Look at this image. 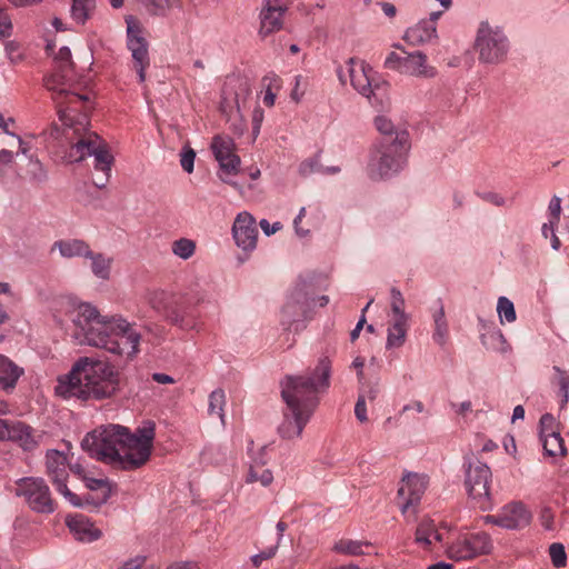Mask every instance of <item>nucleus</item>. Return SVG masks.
<instances>
[{"instance_id": "f257e3e1", "label": "nucleus", "mask_w": 569, "mask_h": 569, "mask_svg": "<svg viewBox=\"0 0 569 569\" xmlns=\"http://www.w3.org/2000/svg\"><path fill=\"white\" fill-rule=\"evenodd\" d=\"M44 87L52 93L60 120L73 129L76 141L67 153L69 162H79L93 156L94 169L103 177L93 180L98 188H103L109 180L113 156L108 144L93 131L88 129L89 97L74 91L77 77L68 47H61L54 57L53 71L43 79Z\"/></svg>"}, {"instance_id": "f03ea898", "label": "nucleus", "mask_w": 569, "mask_h": 569, "mask_svg": "<svg viewBox=\"0 0 569 569\" xmlns=\"http://www.w3.org/2000/svg\"><path fill=\"white\" fill-rule=\"evenodd\" d=\"M153 438V427L140 428L132 435L126 427L110 425L88 433L81 447L99 461L133 470L149 460Z\"/></svg>"}, {"instance_id": "7ed1b4c3", "label": "nucleus", "mask_w": 569, "mask_h": 569, "mask_svg": "<svg viewBox=\"0 0 569 569\" xmlns=\"http://www.w3.org/2000/svg\"><path fill=\"white\" fill-rule=\"evenodd\" d=\"M78 336L89 346L132 358L139 352L141 336L121 318H106L90 303H79L72 312Z\"/></svg>"}, {"instance_id": "20e7f679", "label": "nucleus", "mask_w": 569, "mask_h": 569, "mask_svg": "<svg viewBox=\"0 0 569 569\" xmlns=\"http://www.w3.org/2000/svg\"><path fill=\"white\" fill-rule=\"evenodd\" d=\"M120 387V373L109 362L80 358L54 387L57 396L81 401L103 400L113 397Z\"/></svg>"}, {"instance_id": "39448f33", "label": "nucleus", "mask_w": 569, "mask_h": 569, "mask_svg": "<svg viewBox=\"0 0 569 569\" xmlns=\"http://www.w3.org/2000/svg\"><path fill=\"white\" fill-rule=\"evenodd\" d=\"M331 361L319 359L316 368L298 376H286L281 382V397L288 409H299L313 415L319 405V393L330 386Z\"/></svg>"}, {"instance_id": "423d86ee", "label": "nucleus", "mask_w": 569, "mask_h": 569, "mask_svg": "<svg viewBox=\"0 0 569 569\" xmlns=\"http://www.w3.org/2000/svg\"><path fill=\"white\" fill-rule=\"evenodd\" d=\"M410 149L409 132H397L393 141L378 140L371 148L367 167L372 180L389 178L398 173L405 166Z\"/></svg>"}, {"instance_id": "0eeeda50", "label": "nucleus", "mask_w": 569, "mask_h": 569, "mask_svg": "<svg viewBox=\"0 0 569 569\" xmlns=\"http://www.w3.org/2000/svg\"><path fill=\"white\" fill-rule=\"evenodd\" d=\"M371 73V67L355 58L348 60L346 72L342 69L338 70V77L342 83H346V74H348L355 90L366 97L373 107L383 110L390 104L387 96L388 84L375 83Z\"/></svg>"}, {"instance_id": "6e6552de", "label": "nucleus", "mask_w": 569, "mask_h": 569, "mask_svg": "<svg viewBox=\"0 0 569 569\" xmlns=\"http://www.w3.org/2000/svg\"><path fill=\"white\" fill-rule=\"evenodd\" d=\"M475 48L481 62L500 63L507 57L509 43L500 28L492 27L489 22L483 21L479 26Z\"/></svg>"}, {"instance_id": "1a4fd4ad", "label": "nucleus", "mask_w": 569, "mask_h": 569, "mask_svg": "<svg viewBox=\"0 0 569 569\" xmlns=\"http://www.w3.org/2000/svg\"><path fill=\"white\" fill-rule=\"evenodd\" d=\"M385 68L395 70L401 74L423 79H430L437 74L436 68L428 64V58L421 51L411 53L405 51V56L392 51L385 60Z\"/></svg>"}, {"instance_id": "9d476101", "label": "nucleus", "mask_w": 569, "mask_h": 569, "mask_svg": "<svg viewBox=\"0 0 569 569\" xmlns=\"http://www.w3.org/2000/svg\"><path fill=\"white\" fill-rule=\"evenodd\" d=\"M493 545L487 532L463 535L447 547L448 558L461 561L470 560L479 556L489 555Z\"/></svg>"}, {"instance_id": "9b49d317", "label": "nucleus", "mask_w": 569, "mask_h": 569, "mask_svg": "<svg viewBox=\"0 0 569 569\" xmlns=\"http://www.w3.org/2000/svg\"><path fill=\"white\" fill-rule=\"evenodd\" d=\"M211 150L221 170L227 174H236L239 171L240 158L236 154L234 141L228 136H214Z\"/></svg>"}, {"instance_id": "f8f14e48", "label": "nucleus", "mask_w": 569, "mask_h": 569, "mask_svg": "<svg viewBox=\"0 0 569 569\" xmlns=\"http://www.w3.org/2000/svg\"><path fill=\"white\" fill-rule=\"evenodd\" d=\"M309 307L307 283L299 281L291 289L282 308L283 325L290 326L300 317H303Z\"/></svg>"}, {"instance_id": "ddd939ff", "label": "nucleus", "mask_w": 569, "mask_h": 569, "mask_svg": "<svg viewBox=\"0 0 569 569\" xmlns=\"http://www.w3.org/2000/svg\"><path fill=\"white\" fill-rule=\"evenodd\" d=\"M232 233L234 241L243 251H252L257 246L258 229L254 218L248 212H241L237 216Z\"/></svg>"}, {"instance_id": "4468645a", "label": "nucleus", "mask_w": 569, "mask_h": 569, "mask_svg": "<svg viewBox=\"0 0 569 569\" xmlns=\"http://www.w3.org/2000/svg\"><path fill=\"white\" fill-rule=\"evenodd\" d=\"M31 431L32 429L23 422L0 419V441H12L24 450H32L37 442Z\"/></svg>"}, {"instance_id": "2eb2a0df", "label": "nucleus", "mask_w": 569, "mask_h": 569, "mask_svg": "<svg viewBox=\"0 0 569 569\" xmlns=\"http://www.w3.org/2000/svg\"><path fill=\"white\" fill-rule=\"evenodd\" d=\"M128 49L131 51V56L134 62V68L138 71L139 81L146 80V69L150 64V58L148 52V43L143 37L140 36V30H134L128 23Z\"/></svg>"}, {"instance_id": "dca6fc26", "label": "nucleus", "mask_w": 569, "mask_h": 569, "mask_svg": "<svg viewBox=\"0 0 569 569\" xmlns=\"http://www.w3.org/2000/svg\"><path fill=\"white\" fill-rule=\"evenodd\" d=\"M491 471L487 465L469 467L466 476V488L470 498H489V479Z\"/></svg>"}, {"instance_id": "f3484780", "label": "nucleus", "mask_w": 569, "mask_h": 569, "mask_svg": "<svg viewBox=\"0 0 569 569\" xmlns=\"http://www.w3.org/2000/svg\"><path fill=\"white\" fill-rule=\"evenodd\" d=\"M67 457L64 453L51 449L46 453V465L47 470L50 475L53 476V481L57 487L59 493L63 495L64 498H77L71 491L68 489L64 478H66V466H67Z\"/></svg>"}, {"instance_id": "a211bd4d", "label": "nucleus", "mask_w": 569, "mask_h": 569, "mask_svg": "<svg viewBox=\"0 0 569 569\" xmlns=\"http://www.w3.org/2000/svg\"><path fill=\"white\" fill-rule=\"evenodd\" d=\"M266 6L260 13V34L267 37L279 31L283 24V14L287 7L279 0H264Z\"/></svg>"}, {"instance_id": "6ab92c4d", "label": "nucleus", "mask_w": 569, "mask_h": 569, "mask_svg": "<svg viewBox=\"0 0 569 569\" xmlns=\"http://www.w3.org/2000/svg\"><path fill=\"white\" fill-rule=\"evenodd\" d=\"M19 150L23 154L28 152L26 143L18 134L9 130L8 122L4 121L3 116L0 113V162H12L13 154Z\"/></svg>"}, {"instance_id": "aec40b11", "label": "nucleus", "mask_w": 569, "mask_h": 569, "mask_svg": "<svg viewBox=\"0 0 569 569\" xmlns=\"http://www.w3.org/2000/svg\"><path fill=\"white\" fill-rule=\"evenodd\" d=\"M312 415L300 411L299 409H286L283 411V421L278 428L283 439H293L301 436L303 428Z\"/></svg>"}, {"instance_id": "412c9836", "label": "nucleus", "mask_w": 569, "mask_h": 569, "mask_svg": "<svg viewBox=\"0 0 569 569\" xmlns=\"http://www.w3.org/2000/svg\"><path fill=\"white\" fill-rule=\"evenodd\" d=\"M66 525L79 541L92 542L101 537V531L84 515H68Z\"/></svg>"}, {"instance_id": "4be33fe9", "label": "nucleus", "mask_w": 569, "mask_h": 569, "mask_svg": "<svg viewBox=\"0 0 569 569\" xmlns=\"http://www.w3.org/2000/svg\"><path fill=\"white\" fill-rule=\"evenodd\" d=\"M429 487V477L425 473L407 472L402 476L398 489L399 497L421 498Z\"/></svg>"}, {"instance_id": "5701e85b", "label": "nucleus", "mask_w": 569, "mask_h": 569, "mask_svg": "<svg viewBox=\"0 0 569 569\" xmlns=\"http://www.w3.org/2000/svg\"><path fill=\"white\" fill-rule=\"evenodd\" d=\"M500 512L502 518H507L512 525L511 527H506V529L509 530H519L527 527L532 518L531 512L521 501L508 502L502 507Z\"/></svg>"}, {"instance_id": "b1692460", "label": "nucleus", "mask_w": 569, "mask_h": 569, "mask_svg": "<svg viewBox=\"0 0 569 569\" xmlns=\"http://www.w3.org/2000/svg\"><path fill=\"white\" fill-rule=\"evenodd\" d=\"M437 37V29L432 20H421L406 30L403 39L411 46H421Z\"/></svg>"}, {"instance_id": "393cba45", "label": "nucleus", "mask_w": 569, "mask_h": 569, "mask_svg": "<svg viewBox=\"0 0 569 569\" xmlns=\"http://www.w3.org/2000/svg\"><path fill=\"white\" fill-rule=\"evenodd\" d=\"M49 487L42 478L27 477L17 481L16 495L24 498H49Z\"/></svg>"}, {"instance_id": "a878e982", "label": "nucleus", "mask_w": 569, "mask_h": 569, "mask_svg": "<svg viewBox=\"0 0 569 569\" xmlns=\"http://www.w3.org/2000/svg\"><path fill=\"white\" fill-rule=\"evenodd\" d=\"M58 249L63 258L87 257L91 254L90 246L81 239L58 240L51 251Z\"/></svg>"}, {"instance_id": "bb28decb", "label": "nucleus", "mask_w": 569, "mask_h": 569, "mask_svg": "<svg viewBox=\"0 0 569 569\" xmlns=\"http://www.w3.org/2000/svg\"><path fill=\"white\" fill-rule=\"evenodd\" d=\"M23 372V368L19 367L11 359L0 353V387L2 389L14 388Z\"/></svg>"}, {"instance_id": "cd10ccee", "label": "nucleus", "mask_w": 569, "mask_h": 569, "mask_svg": "<svg viewBox=\"0 0 569 569\" xmlns=\"http://www.w3.org/2000/svg\"><path fill=\"white\" fill-rule=\"evenodd\" d=\"M409 316L393 317V321L388 328L387 348L401 347L407 337Z\"/></svg>"}, {"instance_id": "c85d7f7f", "label": "nucleus", "mask_w": 569, "mask_h": 569, "mask_svg": "<svg viewBox=\"0 0 569 569\" xmlns=\"http://www.w3.org/2000/svg\"><path fill=\"white\" fill-rule=\"evenodd\" d=\"M14 298L9 297L7 300L0 299V341L10 333L12 316H13Z\"/></svg>"}, {"instance_id": "c756f323", "label": "nucleus", "mask_w": 569, "mask_h": 569, "mask_svg": "<svg viewBox=\"0 0 569 569\" xmlns=\"http://www.w3.org/2000/svg\"><path fill=\"white\" fill-rule=\"evenodd\" d=\"M481 342L488 350L505 353L510 347L500 330H491L481 335Z\"/></svg>"}, {"instance_id": "7c9ffc66", "label": "nucleus", "mask_w": 569, "mask_h": 569, "mask_svg": "<svg viewBox=\"0 0 569 569\" xmlns=\"http://www.w3.org/2000/svg\"><path fill=\"white\" fill-rule=\"evenodd\" d=\"M545 452L550 457L566 455L563 439L559 432L551 431L548 435L541 436Z\"/></svg>"}, {"instance_id": "2f4dec72", "label": "nucleus", "mask_w": 569, "mask_h": 569, "mask_svg": "<svg viewBox=\"0 0 569 569\" xmlns=\"http://www.w3.org/2000/svg\"><path fill=\"white\" fill-rule=\"evenodd\" d=\"M94 8V0H72L71 17L76 22L84 24V22L90 18Z\"/></svg>"}, {"instance_id": "473e14b6", "label": "nucleus", "mask_w": 569, "mask_h": 569, "mask_svg": "<svg viewBox=\"0 0 569 569\" xmlns=\"http://www.w3.org/2000/svg\"><path fill=\"white\" fill-rule=\"evenodd\" d=\"M272 473L269 469L264 468L263 461L254 460L252 465H250L249 472L247 476L248 482H257L260 481L262 486H268L272 482Z\"/></svg>"}, {"instance_id": "72a5a7b5", "label": "nucleus", "mask_w": 569, "mask_h": 569, "mask_svg": "<svg viewBox=\"0 0 569 569\" xmlns=\"http://www.w3.org/2000/svg\"><path fill=\"white\" fill-rule=\"evenodd\" d=\"M86 258L91 259V269L96 277L102 280L109 279L112 261L110 258L104 257L102 253H93L92 251Z\"/></svg>"}, {"instance_id": "f704fd0d", "label": "nucleus", "mask_w": 569, "mask_h": 569, "mask_svg": "<svg viewBox=\"0 0 569 569\" xmlns=\"http://www.w3.org/2000/svg\"><path fill=\"white\" fill-rule=\"evenodd\" d=\"M370 546V542L367 541H358L351 539H340L333 546V550L338 553L349 555V556H361L365 555L363 547Z\"/></svg>"}, {"instance_id": "c9c22d12", "label": "nucleus", "mask_w": 569, "mask_h": 569, "mask_svg": "<svg viewBox=\"0 0 569 569\" xmlns=\"http://www.w3.org/2000/svg\"><path fill=\"white\" fill-rule=\"evenodd\" d=\"M433 320H435L433 339L438 345L443 346L446 343L447 337H448V323L445 318V309H443L442 305H440L439 309L435 312Z\"/></svg>"}, {"instance_id": "e433bc0d", "label": "nucleus", "mask_w": 569, "mask_h": 569, "mask_svg": "<svg viewBox=\"0 0 569 569\" xmlns=\"http://www.w3.org/2000/svg\"><path fill=\"white\" fill-rule=\"evenodd\" d=\"M171 250L174 256L187 260L196 252V242L188 238H180L172 242Z\"/></svg>"}, {"instance_id": "4c0bfd02", "label": "nucleus", "mask_w": 569, "mask_h": 569, "mask_svg": "<svg viewBox=\"0 0 569 569\" xmlns=\"http://www.w3.org/2000/svg\"><path fill=\"white\" fill-rule=\"evenodd\" d=\"M375 126L377 130L381 133V138L379 140H389L393 141L397 132L402 131L403 129H397L390 119L385 116H378L375 119Z\"/></svg>"}, {"instance_id": "58836bf2", "label": "nucleus", "mask_w": 569, "mask_h": 569, "mask_svg": "<svg viewBox=\"0 0 569 569\" xmlns=\"http://www.w3.org/2000/svg\"><path fill=\"white\" fill-rule=\"evenodd\" d=\"M226 403V395L222 389L213 390L209 396L208 411L211 416L217 415L223 422V407Z\"/></svg>"}, {"instance_id": "ea45409f", "label": "nucleus", "mask_w": 569, "mask_h": 569, "mask_svg": "<svg viewBox=\"0 0 569 569\" xmlns=\"http://www.w3.org/2000/svg\"><path fill=\"white\" fill-rule=\"evenodd\" d=\"M435 531V523L432 520L421 521L416 530L415 540L417 543L428 548L431 545V536Z\"/></svg>"}, {"instance_id": "a19ab883", "label": "nucleus", "mask_w": 569, "mask_h": 569, "mask_svg": "<svg viewBox=\"0 0 569 569\" xmlns=\"http://www.w3.org/2000/svg\"><path fill=\"white\" fill-rule=\"evenodd\" d=\"M497 311L500 319L505 318L508 322H513L517 318L512 301L506 297H500L498 299Z\"/></svg>"}, {"instance_id": "79ce46f5", "label": "nucleus", "mask_w": 569, "mask_h": 569, "mask_svg": "<svg viewBox=\"0 0 569 569\" xmlns=\"http://www.w3.org/2000/svg\"><path fill=\"white\" fill-rule=\"evenodd\" d=\"M553 370L558 375V383L560 387L561 393V408H563L569 400V371L562 370L561 368L555 366Z\"/></svg>"}, {"instance_id": "37998d69", "label": "nucleus", "mask_w": 569, "mask_h": 569, "mask_svg": "<svg viewBox=\"0 0 569 569\" xmlns=\"http://www.w3.org/2000/svg\"><path fill=\"white\" fill-rule=\"evenodd\" d=\"M549 556L556 568H562L567 563V555L562 543L555 542L549 547Z\"/></svg>"}, {"instance_id": "c03bdc74", "label": "nucleus", "mask_w": 569, "mask_h": 569, "mask_svg": "<svg viewBox=\"0 0 569 569\" xmlns=\"http://www.w3.org/2000/svg\"><path fill=\"white\" fill-rule=\"evenodd\" d=\"M391 311L393 317H401V316H408L405 312V299L402 297V293L397 288H391Z\"/></svg>"}, {"instance_id": "a18cd8bd", "label": "nucleus", "mask_w": 569, "mask_h": 569, "mask_svg": "<svg viewBox=\"0 0 569 569\" xmlns=\"http://www.w3.org/2000/svg\"><path fill=\"white\" fill-rule=\"evenodd\" d=\"M194 159V150L189 146H184L180 153V164L186 172L191 173L193 171Z\"/></svg>"}, {"instance_id": "49530a36", "label": "nucleus", "mask_w": 569, "mask_h": 569, "mask_svg": "<svg viewBox=\"0 0 569 569\" xmlns=\"http://www.w3.org/2000/svg\"><path fill=\"white\" fill-rule=\"evenodd\" d=\"M149 12L152 14H158L166 9L171 8L177 0H141Z\"/></svg>"}, {"instance_id": "de8ad7c7", "label": "nucleus", "mask_w": 569, "mask_h": 569, "mask_svg": "<svg viewBox=\"0 0 569 569\" xmlns=\"http://www.w3.org/2000/svg\"><path fill=\"white\" fill-rule=\"evenodd\" d=\"M28 507L39 513H51L56 510L54 500H26Z\"/></svg>"}, {"instance_id": "09e8293b", "label": "nucleus", "mask_w": 569, "mask_h": 569, "mask_svg": "<svg viewBox=\"0 0 569 569\" xmlns=\"http://www.w3.org/2000/svg\"><path fill=\"white\" fill-rule=\"evenodd\" d=\"M278 548H279V541H277L276 545L267 548L266 550L252 556L251 557L252 565L258 568L262 561L273 558L277 553Z\"/></svg>"}, {"instance_id": "8fccbe9b", "label": "nucleus", "mask_w": 569, "mask_h": 569, "mask_svg": "<svg viewBox=\"0 0 569 569\" xmlns=\"http://www.w3.org/2000/svg\"><path fill=\"white\" fill-rule=\"evenodd\" d=\"M12 32V22L4 8L0 7V38H8Z\"/></svg>"}, {"instance_id": "3c124183", "label": "nucleus", "mask_w": 569, "mask_h": 569, "mask_svg": "<svg viewBox=\"0 0 569 569\" xmlns=\"http://www.w3.org/2000/svg\"><path fill=\"white\" fill-rule=\"evenodd\" d=\"M86 485L90 490L103 489L104 498H107L110 495H117V492H112L110 483L104 479L89 478L86 480Z\"/></svg>"}, {"instance_id": "603ef678", "label": "nucleus", "mask_w": 569, "mask_h": 569, "mask_svg": "<svg viewBox=\"0 0 569 569\" xmlns=\"http://www.w3.org/2000/svg\"><path fill=\"white\" fill-rule=\"evenodd\" d=\"M550 226H557L561 213V199L555 196L549 203Z\"/></svg>"}, {"instance_id": "864d4df0", "label": "nucleus", "mask_w": 569, "mask_h": 569, "mask_svg": "<svg viewBox=\"0 0 569 569\" xmlns=\"http://www.w3.org/2000/svg\"><path fill=\"white\" fill-rule=\"evenodd\" d=\"M355 415L360 422H366L367 418V408H366V396L359 395L358 400L355 406Z\"/></svg>"}, {"instance_id": "5fc2aeb1", "label": "nucleus", "mask_w": 569, "mask_h": 569, "mask_svg": "<svg viewBox=\"0 0 569 569\" xmlns=\"http://www.w3.org/2000/svg\"><path fill=\"white\" fill-rule=\"evenodd\" d=\"M555 418L550 413H545L540 418V437L548 435L553 430Z\"/></svg>"}, {"instance_id": "6e6d98bb", "label": "nucleus", "mask_w": 569, "mask_h": 569, "mask_svg": "<svg viewBox=\"0 0 569 569\" xmlns=\"http://www.w3.org/2000/svg\"><path fill=\"white\" fill-rule=\"evenodd\" d=\"M106 501L107 500H71L74 507L89 509L90 511L98 510Z\"/></svg>"}, {"instance_id": "4d7b16f0", "label": "nucleus", "mask_w": 569, "mask_h": 569, "mask_svg": "<svg viewBox=\"0 0 569 569\" xmlns=\"http://www.w3.org/2000/svg\"><path fill=\"white\" fill-rule=\"evenodd\" d=\"M485 523L499 526L501 528L511 527L512 525L507 520V518H502L501 512L497 515H488L483 517Z\"/></svg>"}, {"instance_id": "13d9d810", "label": "nucleus", "mask_w": 569, "mask_h": 569, "mask_svg": "<svg viewBox=\"0 0 569 569\" xmlns=\"http://www.w3.org/2000/svg\"><path fill=\"white\" fill-rule=\"evenodd\" d=\"M372 302H373V299H370L369 302L366 305V307L362 309L361 318L359 319L358 323L356 325V328L350 333L351 341H355L359 337L360 331L362 330L363 325L366 323L365 313L367 312L368 308L370 307V305Z\"/></svg>"}, {"instance_id": "bf43d9fd", "label": "nucleus", "mask_w": 569, "mask_h": 569, "mask_svg": "<svg viewBox=\"0 0 569 569\" xmlns=\"http://www.w3.org/2000/svg\"><path fill=\"white\" fill-rule=\"evenodd\" d=\"M539 519H540L541 526L545 529H547V530L553 529V513L550 509H548V508L542 509L540 512Z\"/></svg>"}, {"instance_id": "052dcab7", "label": "nucleus", "mask_w": 569, "mask_h": 569, "mask_svg": "<svg viewBox=\"0 0 569 569\" xmlns=\"http://www.w3.org/2000/svg\"><path fill=\"white\" fill-rule=\"evenodd\" d=\"M166 569H201L196 561H177L168 566Z\"/></svg>"}, {"instance_id": "680f3d73", "label": "nucleus", "mask_w": 569, "mask_h": 569, "mask_svg": "<svg viewBox=\"0 0 569 569\" xmlns=\"http://www.w3.org/2000/svg\"><path fill=\"white\" fill-rule=\"evenodd\" d=\"M260 227L267 236H270L281 229V223L274 222L271 227L268 220L262 219L260 221Z\"/></svg>"}, {"instance_id": "e2e57ef3", "label": "nucleus", "mask_w": 569, "mask_h": 569, "mask_svg": "<svg viewBox=\"0 0 569 569\" xmlns=\"http://www.w3.org/2000/svg\"><path fill=\"white\" fill-rule=\"evenodd\" d=\"M306 214V208H301L298 216L296 217L295 221H293V224H295V229H296V232L301 236V237H305L309 233V230H305L302 228L299 227L302 218L305 217Z\"/></svg>"}, {"instance_id": "0e129e2a", "label": "nucleus", "mask_w": 569, "mask_h": 569, "mask_svg": "<svg viewBox=\"0 0 569 569\" xmlns=\"http://www.w3.org/2000/svg\"><path fill=\"white\" fill-rule=\"evenodd\" d=\"M379 393V386L378 383L369 386L368 389L360 395L366 396V401L369 400L370 402H373Z\"/></svg>"}, {"instance_id": "69168bd1", "label": "nucleus", "mask_w": 569, "mask_h": 569, "mask_svg": "<svg viewBox=\"0 0 569 569\" xmlns=\"http://www.w3.org/2000/svg\"><path fill=\"white\" fill-rule=\"evenodd\" d=\"M152 380L161 385L174 383V379L171 376L161 372L153 373Z\"/></svg>"}, {"instance_id": "338daca9", "label": "nucleus", "mask_w": 569, "mask_h": 569, "mask_svg": "<svg viewBox=\"0 0 569 569\" xmlns=\"http://www.w3.org/2000/svg\"><path fill=\"white\" fill-rule=\"evenodd\" d=\"M31 166L33 167V179L37 181H42L46 174L42 171L41 163L39 161H31Z\"/></svg>"}, {"instance_id": "774afa93", "label": "nucleus", "mask_w": 569, "mask_h": 569, "mask_svg": "<svg viewBox=\"0 0 569 569\" xmlns=\"http://www.w3.org/2000/svg\"><path fill=\"white\" fill-rule=\"evenodd\" d=\"M143 563V559L136 558L127 561L121 568L119 569H140Z\"/></svg>"}]
</instances>
